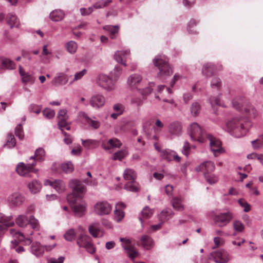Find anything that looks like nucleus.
I'll use <instances>...</instances> for the list:
<instances>
[{
  "mask_svg": "<svg viewBox=\"0 0 263 263\" xmlns=\"http://www.w3.org/2000/svg\"><path fill=\"white\" fill-rule=\"evenodd\" d=\"M19 72L21 76L22 77L23 82L30 83L31 84L34 83V78L33 77L28 73L26 72L21 66H19Z\"/></svg>",
  "mask_w": 263,
  "mask_h": 263,
  "instance_id": "nucleus-28",
  "label": "nucleus"
},
{
  "mask_svg": "<svg viewBox=\"0 0 263 263\" xmlns=\"http://www.w3.org/2000/svg\"><path fill=\"white\" fill-rule=\"evenodd\" d=\"M105 102L104 96L101 95H95L92 96L90 100V104L95 108H100L103 106Z\"/></svg>",
  "mask_w": 263,
  "mask_h": 263,
  "instance_id": "nucleus-19",
  "label": "nucleus"
},
{
  "mask_svg": "<svg viewBox=\"0 0 263 263\" xmlns=\"http://www.w3.org/2000/svg\"><path fill=\"white\" fill-rule=\"evenodd\" d=\"M65 258L63 256H61L58 258H51L48 261V263H63Z\"/></svg>",
  "mask_w": 263,
  "mask_h": 263,
  "instance_id": "nucleus-64",
  "label": "nucleus"
},
{
  "mask_svg": "<svg viewBox=\"0 0 263 263\" xmlns=\"http://www.w3.org/2000/svg\"><path fill=\"white\" fill-rule=\"evenodd\" d=\"M77 44L74 41H70L66 44V48L69 52L71 53H74L77 50Z\"/></svg>",
  "mask_w": 263,
  "mask_h": 263,
  "instance_id": "nucleus-47",
  "label": "nucleus"
},
{
  "mask_svg": "<svg viewBox=\"0 0 263 263\" xmlns=\"http://www.w3.org/2000/svg\"><path fill=\"white\" fill-rule=\"evenodd\" d=\"M16 144L15 139L14 135L12 134H9L8 136V138L6 141L5 146L8 148H12L14 147Z\"/></svg>",
  "mask_w": 263,
  "mask_h": 263,
  "instance_id": "nucleus-46",
  "label": "nucleus"
},
{
  "mask_svg": "<svg viewBox=\"0 0 263 263\" xmlns=\"http://www.w3.org/2000/svg\"><path fill=\"white\" fill-rule=\"evenodd\" d=\"M211 255L216 263H226L230 259L229 254L223 249L214 251L211 253Z\"/></svg>",
  "mask_w": 263,
  "mask_h": 263,
  "instance_id": "nucleus-13",
  "label": "nucleus"
},
{
  "mask_svg": "<svg viewBox=\"0 0 263 263\" xmlns=\"http://www.w3.org/2000/svg\"><path fill=\"white\" fill-rule=\"evenodd\" d=\"M43 114L47 119H51L54 116L55 112L51 109L46 108L43 111Z\"/></svg>",
  "mask_w": 263,
  "mask_h": 263,
  "instance_id": "nucleus-58",
  "label": "nucleus"
},
{
  "mask_svg": "<svg viewBox=\"0 0 263 263\" xmlns=\"http://www.w3.org/2000/svg\"><path fill=\"white\" fill-rule=\"evenodd\" d=\"M77 242L79 247L85 248L88 253L92 254L95 253L96 249L91 242V238L88 235H81Z\"/></svg>",
  "mask_w": 263,
  "mask_h": 263,
  "instance_id": "nucleus-8",
  "label": "nucleus"
},
{
  "mask_svg": "<svg viewBox=\"0 0 263 263\" xmlns=\"http://www.w3.org/2000/svg\"><path fill=\"white\" fill-rule=\"evenodd\" d=\"M90 234L94 237H99L103 236V232L99 229L96 224H92L89 227Z\"/></svg>",
  "mask_w": 263,
  "mask_h": 263,
  "instance_id": "nucleus-36",
  "label": "nucleus"
},
{
  "mask_svg": "<svg viewBox=\"0 0 263 263\" xmlns=\"http://www.w3.org/2000/svg\"><path fill=\"white\" fill-rule=\"evenodd\" d=\"M130 54V51L126 50L125 51H118L116 52L114 55V58L116 61L119 63L126 66L125 59Z\"/></svg>",
  "mask_w": 263,
  "mask_h": 263,
  "instance_id": "nucleus-22",
  "label": "nucleus"
},
{
  "mask_svg": "<svg viewBox=\"0 0 263 263\" xmlns=\"http://www.w3.org/2000/svg\"><path fill=\"white\" fill-rule=\"evenodd\" d=\"M243 104V101L241 98H236L232 102L233 107L239 111H242V108L244 106Z\"/></svg>",
  "mask_w": 263,
  "mask_h": 263,
  "instance_id": "nucleus-44",
  "label": "nucleus"
},
{
  "mask_svg": "<svg viewBox=\"0 0 263 263\" xmlns=\"http://www.w3.org/2000/svg\"><path fill=\"white\" fill-rule=\"evenodd\" d=\"M68 119H58L59 128L63 132L64 129L69 130L70 127L67 122Z\"/></svg>",
  "mask_w": 263,
  "mask_h": 263,
  "instance_id": "nucleus-45",
  "label": "nucleus"
},
{
  "mask_svg": "<svg viewBox=\"0 0 263 263\" xmlns=\"http://www.w3.org/2000/svg\"><path fill=\"white\" fill-rule=\"evenodd\" d=\"M25 200V196L18 192L12 193L7 198L8 203L12 206H19L21 205Z\"/></svg>",
  "mask_w": 263,
  "mask_h": 263,
  "instance_id": "nucleus-12",
  "label": "nucleus"
},
{
  "mask_svg": "<svg viewBox=\"0 0 263 263\" xmlns=\"http://www.w3.org/2000/svg\"><path fill=\"white\" fill-rule=\"evenodd\" d=\"M206 181L210 184L216 183L218 181V178L212 173L209 175H205L204 177Z\"/></svg>",
  "mask_w": 263,
  "mask_h": 263,
  "instance_id": "nucleus-51",
  "label": "nucleus"
},
{
  "mask_svg": "<svg viewBox=\"0 0 263 263\" xmlns=\"http://www.w3.org/2000/svg\"><path fill=\"white\" fill-rule=\"evenodd\" d=\"M64 16V12L61 10H55L50 14L51 20L53 21H59L63 19Z\"/></svg>",
  "mask_w": 263,
  "mask_h": 263,
  "instance_id": "nucleus-37",
  "label": "nucleus"
},
{
  "mask_svg": "<svg viewBox=\"0 0 263 263\" xmlns=\"http://www.w3.org/2000/svg\"><path fill=\"white\" fill-rule=\"evenodd\" d=\"M96 82L99 86L108 91L113 90L115 88V82L113 79L105 74L99 75Z\"/></svg>",
  "mask_w": 263,
  "mask_h": 263,
  "instance_id": "nucleus-5",
  "label": "nucleus"
},
{
  "mask_svg": "<svg viewBox=\"0 0 263 263\" xmlns=\"http://www.w3.org/2000/svg\"><path fill=\"white\" fill-rule=\"evenodd\" d=\"M44 183L45 185L52 186L59 193L63 192L65 190V184L62 181L60 180H55L54 181L46 180L44 181Z\"/></svg>",
  "mask_w": 263,
  "mask_h": 263,
  "instance_id": "nucleus-18",
  "label": "nucleus"
},
{
  "mask_svg": "<svg viewBox=\"0 0 263 263\" xmlns=\"http://www.w3.org/2000/svg\"><path fill=\"white\" fill-rule=\"evenodd\" d=\"M233 226L234 229L238 232H241L244 229L243 224L238 220H235L233 222Z\"/></svg>",
  "mask_w": 263,
  "mask_h": 263,
  "instance_id": "nucleus-56",
  "label": "nucleus"
},
{
  "mask_svg": "<svg viewBox=\"0 0 263 263\" xmlns=\"http://www.w3.org/2000/svg\"><path fill=\"white\" fill-rule=\"evenodd\" d=\"M62 169L66 173H71L73 170V166L71 162H68L62 165Z\"/></svg>",
  "mask_w": 263,
  "mask_h": 263,
  "instance_id": "nucleus-54",
  "label": "nucleus"
},
{
  "mask_svg": "<svg viewBox=\"0 0 263 263\" xmlns=\"http://www.w3.org/2000/svg\"><path fill=\"white\" fill-rule=\"evenodd\" d=\"M10 233L14 237V240L11 241L13 244L12 247L15 249V251L18 253L24 252V248L22 246H18L16 243L17 241H22L24 240L25 237L24 235L16 230L13 229H11L10 230Z\"/></svg>",
  "mask_w": 263,
  "mask_h": 263,
  "instance_id": "nucleus-11",
  "label": "nucleus"
},
{
  "mask_svg": "<svg viewBox=\"0 0 263 263\" xmlns=\"http://www.w3.org/2000/svg\"><path fill=\"white\" fill-rule=\"evenodd\" d=\"M120 241L125 242L123 247L126 251L128 256L132 259H135L138 255V252L136 249L133 247L128 239H126L124 238H121Z\"/></svg>",
  "mask_w": 263,
  "mask_h": 263,
  "instance_id": "nucleus-17",
  "label": "nucleus"
},
{
  "mask_svg": "<svg viewBox=\"0 0 263 263\" xmlns=\"http://www.w3.org/2000/svg\"><path fill=\"white\" fill-rule=\"evenodd\" d=\"M28 187L33 194L39 193L42 189V184L36 180H33L28 184Z\"/></svg>",
  "mask_w": 263,
  "mask_h": 263,
  "instance_id": "nucleus-25",
  "label": "nucleus"
},
{
  "mask_svg": "<svg viewBox=\"0 0 263 263\" xmlns=\"http://www.w3.org/2000/svg\"><path fill=\"white\" fill-rule=\"evenodd\" d=\"M153 63L159 70V74L160 76H169L172 73L170 65L165 59L156 58L154 59Z\"/></svg>",
  "mask_w": 263,
  "mask_h": 263,
  "instance_id": "nucleus-7",
  "label": "nucleus"
},
{
  "mask_svg": "<svg viewBox=\"0 0 263 263\" xmlns=\"http://www.w3.org/2000/svg\"><path fill=\"white\" fill-rule=\"evenodd\" d=\"M141 243L142 246L146 249H149L154 245L152 239L147 235H144L141 237Z\"/></svg>",
  "mask_w": 263,
  "mask_h": 263,
  "instance_id": "nucleus-34",
  "label": "nucleus"
},
{
  "mask_svg": "<svg viewBox=\"0 0 263 263\" xmlns=\"http://www.w3.org/2000/svg\"><path fill=\"white\" fill-rule=\"evenodd\" d=\"M200 110V106L197 102L193 103L191 107V111L192 114L195 116H197Z\"/></svg>",
  "mask_w": 263,
  "mask_h": 263,
  "instance_id": "nucleus-53",
  "label": "nucleus"
},
{
  "mask_svg": "<svg viewBox=\"0 0 263 263\" xmlns=\"http://www.w3.org/2000/svg\"><path fill=\"white\" fill-rule=\"evenodd\" d=\"M172 204L173 208L178 211H182L184 210V206L182 204V201L180 198L179 197H174L172 200Z\"/></svg>",
  "mask_w": 263,
  "mask_h": 263,
  "instance_id": "nucleus-32",
  "label": "nucleus"
},
{
  "mask_svg": "<svg viewBox=\"0 0 263 263\" xmlns=\"http://www.w3.org/2000/svg\"><path fill=\"white\" fill-rule=\"evenodd\" d=\"M233 218V213L228 211L215 215L214 216L213 220L218 226L222 227L229 223Z\"/></svg>",
  "mask_w": 263,
  "mask_h": 263,
  "instance_id": "nucleus-9",
  "label": "nucleus"
},
{
  "mask_svg": "<svg viewBox=\"0 0 263 263\" xmlns=\"http://www.w3.org/2000/svg\"><path fill=\"white\" fill-rule=\"evenodd\" d=\"M211 104L212 106L216 105L221 106L222 107H226V106L220 102V100L219 97H213L211 99Z\"/></svg>",
  "mask_w": 263,
  "mask_h": 263,
  "instance_id": "nucleus-63",
  "label": "nucleus"
},
{
  "mask_svg": "<svg viewBox=\"0 0 263 263\" xmlns=\"http://www.w3.org/2000/svg\"><path fill=\"white\" fill-rule=\"evenodd\" d=\"M119 27L118 26H105L104 29L107 31L110 34L111 39H114L116 37V34L118 33Z\"/></svg>",
  "mask_w": 263,
  "mask_h": 263,
  "instance_id": "nucleus-38",
  "label": "nucleus"
},
{
  "mask_svg": "<svg viewBox=\"0 0 263 263\" xmlns=\"http://www.w3.org/2000/svg\"><path fill=\"white\" fill-rule=\"evenodd\" d=\"M125 208L124 203L120 202L117 204L114 212L115 219L117 222H120L124 217V213L122 211Z\"/></svg>",
  "mask_w": 263,
  "mask_h": 263,
  "instance_id": "nucleus-23",
  "label": "nucleus"
},
{
  "mask_svg": "<svg viewBox=\"0 0 263 263\" xmlns=\"http://www.w3.org/2000/svg\"><path fill=\"white\" fill-rule=\"evenodd\" d=\"M94 211L99 215H108L111 211V206L106 201H100L95 205Z\"/></svg>",
  "mask_w": 263,
  "mask_h": 263,
  "instance_id": "nucleus-14",
  "label": "nucleus"
},
{
  "mask_svg": "<svg viewBox=\"0 0 263 263\" xmlns=\"http://www.w3.org/2000/svg\"><path fill=\"white\" fill-rule=\"evenodd\" d=\"M252 146L254 149H258L263 146V135L258 136V138L251 141Z\"/></svg>",
  "mask_w": 263,
  "mask_h": 263,
  "instance_id": "nucleus-41",
  "label": "nucleus"
},
{
  "mask_svg": "<svg viewBox=\"0 0 263 263\" xmlns=\"http://www.w3.org/2000/svg\"><path fill=\"white\" fill-rule=\"evenodd\" d=\"M215 170L214 163L210 161H205L201 163L196 168L197 172H201L203 173L204 176L212 173Z\"/></svg>",
  "mask_w": 263,
  "mask_h": 263,
  "instance_id": "nucleus-15",
  "label": "nucleus"
},
{
  "mask_svg": "<svg viewBox=\"0 0 263 263\" xmlns=\"http://www.w3.org/2000/svg\"><path fill=\"white\" fill-rule=\"evenodd\" d=\"M83 118L85 119V121L92 128L98 129L100 126L99 121L92 119L85 115H84Z\"/></svg>",
  "mask_w": 263,
  "mask_h": 263,
  "instance_id": "nucleus-39",
  "label": "nucleus"
},
{
  "mask_svg": "<svg viewBox=\"0 0 263 263\" xmlns=\"http://www.w3.org/2000/svg\"><path fill=\"white\" fill-rule=\"evenodd\" d=\"M69 186L73 192L67 195V201L74 214L81 217L84 215L86 210V203L83 200L86 188L81 181L77 180H71L69 182Z\"/></svg>",
  "mask_w": 263,
  "mask_h": 263,
  "instance_id": "nucleus-1",
  "label": "nucleus"
},
{
  "mask_svg": "<svg viewBox=\"0 0 263 263\" xmlns=\"http://www.w3.org/2000/svg\"><path fill=\"white\" fill-rule=\"evenodd\" d=\"M15 135L20 139H23L24 138V132L21 124L18 125L15 128Z\"/></svg>",
  "mask_w": 263,
  "mask_h": 263,
  "instance_id": "nucleus-61",
  "label": "nucleus"
},
{
  "mask_svg": "<svg viewBox=\"0 0 263 263\" xmlns=\"http://www.w3.org/2000/svg\"><path fill=\"white\" fill-rule=\"evenodd\" d=\"M198 22L195 19H191L187 25V30L189 33L192 34H196L197 33V25L198 24Z\"/></svg>",
  "mask_w": 263,
  "mask_h": 263,
  "instance_id": "nucleus-40",
  "label": "nucleus"
},
{
  "mask_svg": "<svg viewBox=\"0 0 263 263\" xmlns=\"http://www.w3.org/2000/svg\"><path fill=\"white\" fill-rule=\"evenodd\" d=\"M174 153V151L170 149L163 150L161 152V156L163 159L170 161L173 160Z\"/></svg>",
  "mask_w": 263,
  "mask_h": 263,
  "instance_id": "nucleus-43",
  "label": "nucleus"
},
{
  "mask_svg": "<svg viewBox=\"0 0 263 263\" xmlns=\"http://www.w3.org/2000/svg\"><path fill=\"white\" fill-rule=\"evenodd\" d=\"M6 21L11 28L13 27H19L20 23L18 18L15 14L9 13L6 17Z\"/></svg>",
  "mask_w": 263,
  "mask_h": 263,
  "instance_id": "nucleus-30",
  "label": "nucleus"
},
{
  "mask_svg": "<svg viewBox=\"0 0 263 263\" xmlns=\"http://www.w3.org/2000/svg\"><path fill=\"white\" fill-rule=\"evenodd\" d=\"M243 110L244 112L250 118H255L257 115L256 110L254 107L250 104H246Z\"/></svg>",
  "mask_w": 263,
  "mask_h": 263,
  "instance_id": "nucleus-35",
  "label": "nucleus"
},
{
  "mask_svg": "<svg viewBox=\"0 0 263 263\" xmlns=\"http://www.w3.org/2000/svg\"><path fill=\"white\" fill-rule=\"evenodd\" d=\"M112 2L111 0H107L105 2H99L95 3L93 5V7L95 9L102 8L103 7H107Z\"/></svg>",
  "mask_w": 263,
  "mask_h": 263,
  "instance_id": "nucleus-60",
  "label": "nucleus"
},
{
  "mask_svg": "<svg viewBox=\"0 0 263 263\" xmlns=\"http://www.w3.org/2000/svg\"><path fill=\"white\" fill-rule=\"evenodd\" d=\"M121 145V142L116 138L104 140L102 143V147L105 150H110L114 147H120Z\"/></svg>",
  "mask_w": 263,
  "mask_h": 263,
  "instance_id": "nucleus-20",
  "label": "nucleus"
},
{
  "mask_svg": "<svg viewBox=\"0 0 263 263\" xmlns=\"http://www.w3.org/2000/svg\"><path fill=\"white\" fill-rule=\"evenodd\" d=\"M221 85V82L220 80L217 78L214 77L213 78L212 81L211 82V86L214 88H216L217 89H219Z\"/></svg>",
  "mask_w": 263,
  "mask_h": 263,
  "instance_id": "nucleus-62",
  "label": "nucleus"
},
{
  "mask_svg": "<svg viewBox=\"0 0 263 263\" xmlns=\"http://www.w3.org/2000/svg\"><path fill=\"white\" fill-rule=\"evenodd\" d=\"M29 223L31 226L32 228L34 230H39V223L36 219L34 218L33 216H30L29 221Z\"/></svg>",
  "mask_w": 263,
  "mask_h": 263,
  "instance_id": "nucleus-59",
  "label": "nucleus"
},
{
  "mask_svg": "<svg viewBox=\"0 0 263 263\" xmlns=\"http://www.w3.org/2000/svg\"><path fill=\"white\" fill-rule=\"evenodd\" d=\"M53 247L52 246H42L40 243L38 242H33L31 247L32 253L36 257H40L43 255L44 250L46 251L51 250Z\"/></svg>",
  "mask_w": 263,
  "mask_h": 263,
  "instance_id": "nucleus-16",
  "label": "nucleus"
},
{
  "mask_svg": "<svg viewBox=\"0 0 263 263\" xmlns=\"http://www.w3.org/2000/svg\"><path fill=\"white\" fill-rule=\"evenodd\" d=\"M36 165L35 160L31 163H27L25 164L23 162L20 163L16 168L17 173L21 176L31 177L30 173L33 172L37 173V170L34 169Z\"/></svg>",
  "mask_w": 263,
  "mask_h": 263,
  "instance_id": "nucleus-6",
  "label": "nucleus"
},
{
  "mask_svg": "<svg viewBox=\"0 0 263 263\" xmlns=\"http://www.w3.org/2000/svg\"><path fill=\"white\" fill-rule=\"evenodd\" d=\"M203 73L206 76H211L216 72V66L211 63H207L203 66Z\"/></svg>",
  "mask_w": 263,
  "mask_h": 263,
  "instance_id": "nucleus-31",
  "label": "nucleus"
},
{
  "mask_svg": "<svg viewBox=\"0 0 263 263\" xmlns=\"http://www.w3.org/2000/svg\"><path fill=\"white\" fill-rule=\"evenodd\" d=\"M238 203L242 208H243V211L245 212H248L250 211L251 206L245 200L243 199H240L238 200Z\"/></svg>",
  "mask_w": 263,
  "mask_h": 263,
  "instance_id": "nucleus-57",
  "label": "nucleus"
},
{
  "mask_svg": "<svg viewBox=\"0 0 263 263\" xmlns=\"http://www.w3.org/2000/svg\"><path fill=\"white\" fill-rule=\"evenodd\" d=\"M210 142V148L214 156L216 157L223 152V148L221 146V141L209 134L206 135V138Z\"/></svg>",
  "mask_w": 263,
  "mask_h": 263,
  "instance_id": "nucleus-10",
  "label": "nucleus"
},
{
  "mask_svg": "<svg viewBox=\"0 0 263 263\" xmlns=\"http://www.w3.org/2000/svg\"><path fill=\"white\" fill-rule=\"evenodd\" d=\"M122 69L119 67H116L115 68L110 72V77L115 82L121 73Z\"/></svg>",
  "mask_w": 263,
  "mask_h": 263,
  "instance_id": "nucleus-48",
  "label": "nucleus"
},
{
  "mask_svg": "<svg viewBox=\"0 0 263 263\" xmlns=\"http://www.w3.org/2000/svg\"><path fill=\"white\" fill-rule=\"evenodd\" d=\"M141 215L143 218L148 219L153 215V212L148 207L145 206L142 211Z\"/></svg>",
  "mask_w": 263,
  "mask_h": 263,
  "instance_id": "nucleus-55",
  "label": "nucleus"
},
{
  "mask_svg": "<svg viewBox=\"0 0 263 263\" xmlns=\"http://www.w3.org/2000/svg\"><path fill=\"white\" fill-rule=\"evenodd\" d=\"M189 132L192 140L200 143L205 141L206 135L209 134L203 132L202 128L197 123H192L189 128Z\"/></svg>",
  "mask_w": 263,
  "mask_h": 263,
  "instance_id": "nucleus-4",
  "label": "nucleus"
},
{
  "mask_svg": "<svg viewBox=\"0 0 263 263\" xmlns=\"http://www.w3.org/2000/svg\"><path fill=\"white\" fill-rule=\"evenodd\" d=\"M142 81V77L138 74L131 75L128 79V83L132 88H138Z\"/></svg>",
  "mask_w": 263,
  "mask_h": 263,
  "instance_id": "nucleus-26",
  "label": "nucleus"
},
{
  "mask_svg": "<svg viewBox=\"0 0 263 263\" xmlns=\"http://www.w3.org/2000/svg\"><path fill=\"white\" fill-rule=\"evenodd\" d=\"M2 69L13 70L16 67L15 63L8 58H3L1 60Z\"/></svg>",
  "mask_w": 263,
  "mask_h": 263,
  "instance_id": "nucleus-27",
  "label": "nucleus"
},
{
  "mask_svg": "<svg viewBox=\"0 0 263 263\" xmlns=\"http://www.w3.org/2000/svg\"><path fill=\"white\" fill-rule=\"evenodd\" d=\"M16 224L21 227L26 226L28 223V219L26 215H19L15 219Z\"/></svg>",
  "mask_w": 263,
  "mask_h": 263,
  "instance_id": "nucleus-42",
  "label": "nucleus"
},
{
  "mask_svg": "<svg viewBox=\"0 0 263 263\" xmlns=\"http://www.w3.org/2000/svg\"><path fill=\"white\" fill-rule=\"evenodd\" d=\"M127 153L125 150L119 151L114 154L112 159L114 160H121L127 155Z\"/></svg>",
  "mask_w": 263,
  "mask_h": 263,
  "instance_id": "nucleus-50",
  "label": "nucleus"
},
{
  "mask_svg": "<svg viewBox=\"0 0 263 263\" xmlns=\"http://www.w3.org/2000/svg\"><path fill=\"white\" fill-rule=\"evenodd\" d=\"M45 151L42 148H39L35 151L34 156L30 157L29 159L30 160H32L33 162L34 161V160L35 162L36 163V161H43L45 159Z\"/></svg>",
  "mask_w": 263,
  "mask_h": 263,
  "instance_id": "nucleus-29",
  "label": "nucleus"
},
{
  "mask_svg": "<svg viewBox=\"0 0 263 263\" xmlns=\"http://www.w3.org/2000/svg\"><path fill=\"white\" fill-rule=\"evenodd\" d=\"M174 214V212L170 209L163 210L159 215V219L163 224L164 221L167 220Z\"/></svg>",
  "mask_w": 263,
  "mask_h": 263,
  "instance_id": "nucleus-33",
  "label": "nucleus"
},
{
  "mask_svg": "<svg viewBox=\"0 0 263 263\" xmlns=\"http://www.w3.org/2000/svg\"><path fill=\"white\" fill-rule=\"evenodd\" d=\"M64 237L67 241H72L75 239L76 233L73 229L68 230L64 234Z\"/></svg>",
  "mask_w": 263,
  "mask_h": 263,
  "instance_id": "nucleus-49",
  "label": "nucleus"
},
{
  "mask_svg": "<svg viewBox=\"0 0 263 263\" xmlns=\"http://www.w3.org/2000/svg\"><path fill=\"white\" fill-rule=\"evenodd\" d=\"M247 120L242 117H234L226 122L227 130L236 137L245 136L247 132Z\"/></svg>",
  "mask_w": 263,
  "mask_h": 263,
  "instance_id": "nucleus-2",
  "label": "nucleus"
},
{
  "mask_svg": "<svg viewBox=\"0 0 263 263\" xmlns=\"http://www.w3.org/2000/svg\"><path fill=\"white\" fill-rule=\"evenodd\" d=\"M124 179L128 182L125 184L124 189L128 191L136 192L138 191L139 188L135 181L137 175L135 172L130 168H127L123 174Z\"/></svg>",
  "mask_w": 263,
  "mask_h": 263,
  "instance_id": "nucleus-3",
  "label": "nucleus"
},
{
  "mask_svg": "<svg viewBox=\"0 0 263 263\" xmlns=\"http://www.w3.org/2000/svg\"><path fill=\"white\" fill-rule=\"evenodd\" d=\"M14 224V221L11 216H7L2 213H0V226L3 227V230H4L8 227L12 226Z\"/></svg>",
  "mask_w": 263,
  "mask_h": 263,
  "instance_id": "nucleus-21",
  "label": "nucleus"
},
{
  "mask_svg": "<svg viewBox=\"0 0 263 263\" xmlns=\"http://www.w3.org/2000/svg\"><path fill=\"white\" fill-rule=\"evenodd\" d=\"M182 125L180 122H174L170 124L168 130L172 135H179L182 132Z\"/></svg>",
  "mask_w": 263,
  "mask_h": 263,
  "instance_id": "nucleus-24",
  "label": "nucleus"
},
{
  "mask_svg": "<svg viewBox=\"0 0 263 263\" xmlns=\"http://www.w3.org/2000/svg\"><path fill=\"white\" fill-rule=\"evenodd\" d=\"M67 80L65 76L62 75L55 78L53 81L52 83L54 85H62L66 83Z\"/></svg>",
  "mask_w": 263,
  "mask_h": 263,
  "instance_id": "nucleus-52",
  "label": "nucleus"
}]
</instances>
